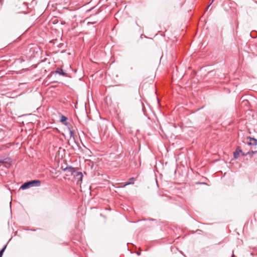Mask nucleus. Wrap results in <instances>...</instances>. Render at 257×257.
Here are the masks:
<instances>
[{"label":"nucleus","mask_w":257,"mask_h":257,"mask_svg":"<svg viewBox=\"0 0 257 257\" xmlns=\"http://www.w3.org/2000/svg\"><path fill=\"white\" fill-rule=\"evenodd\" d=\"M64 171H68V172H70L72 175H73L76 171L75 170V168L72 167L71 166H68L65 169H64Z\"/></svg>","instance_id":"nucleus-5"},{"label":"nucleus","mask_w":257,"mask_h":257,"mask_svg":"<svg viewBox=\"0 0 257 257\" xmlns=\"http://www.w3.org/2000/svg\"><path fill=\"white\" fill-rule=\"evenodd\" d=\"M245 143L249 146H255L257 145V140L251 137H248L246 139Z\"/></svg>","instance_id":"nucleus-3"},{"label":"nucleus","mask_w":257,"mask_h":257,"mask_svg":"<svg viewBox=\"0 0 257 257\" xmlns=\"http://www.w3.org/2000/svg\"><path fill=\"white\" fill-rule=\"evenodd\" d=\"M214 0H212V2H213Z\"/></svg>","instance_id":"nucleus-15"},{"label":"nucleus","mask_w":257,"mask_h":257,"mask_svg":"<svg viewBox=\"0 0 257 257\" xmlns=\"http://www.w3.org/2000/svg\"><path fill=\"white\" fill-rule=\"evenodd\" d=\"M95 23L94 22H88V24H94Z\"/></svg>","instance_id":"nucleus-12"},{"label":"nucleus","mask_w":257,"mask_h":257,"mask_svg":"<svg viewBox=\"0 0 257 257\" xmlns=\"http://www.w3.org/2000/svg\"><path fill=\"white\" fill-rule=\"evenodd\" d=\"M256 153H257V150H253L252 149H251V152H248L247 153L242 152L241 150L240 149L239 147H238L236 150L233 153V156L234 158H237L240 153H241L242 155L243 156H245L247 155H250V156H251L253 154Z\"/></svg>","instance_id":"nucleus-2"},{"label":"nucleus","mask_w":257,"mask_h":257,"mask_svg":"<svg viewBox=\"0 0 257 257\" xmlns=\"http://www.w3.org/2000/svg\"><path fill=\"white\" fill-rule=\"evenodd\" d=\"M69 133L70 134V137H72L74 136L73 132L70 128H68Z\"/></svg>","instance_id":"nucleus-11"},{"label":"nucleus","mask_w":257,"mask_h":257,"mask_svg":"<svg viewBox=\"0 0 257 257\" xmlns=\"http://www.w3.org/2000/svg\"><path fill=\"white\" fill-rule=\"evenodd\" d=\"M67 119V118L66 116H65L64 115H62L61 119H60V122H62L63 124L66 125L67 124V122H66Z\"/></svg>","instance_id":"nucleus-8"},{"label":"nucleus","mask_w":257,"mask_h":257,"mask_svg":"<svg viewBox=\"0 0 257 257\" xmlns=\"http://www.w3.org/2000/svg\"><path fill=\"white\" fill-rule=\"evenodd\" d=\"M73 175L75 177L76 179L78 180V181H82L83 174L81 172L76 171Z\"/></svg>","instance_id":"nucleus-4"},{"label":"nucleus","mask_w":257,"mask_h":257,"mask_svg":"<svg viewBox=\"0 0 257 257\" xmlns=\"http://www.w3.org/2000/svg\"><path fill=\"white\" fill-rule=\"evenodd\" d=\"M56 73L62 76H66V73L64 72L63 70L61 68H57L56 71Z\"/></svg>","instance_id":"nucleus-7"},{"label":"nucleus","mask_w":257,"mask_h":257,"mask_svg":"<svg viewBox=\"0 0 257 257\" xmlns=\"http://www.w3.org/2000/svg\"><path fill=\"white\" fill-rule=\"evenodd\" d=\"M137 254H138V255H140L141 254V253H140V252H137Z\"/></svg>","instance_id":"nucleus-13"},{"label":"nucleus","mask_w":257,"mask_h":257,"mask_svg":"<svg viewBox=\"0 0 257 257\" xmlns=\"http://www.w3.org/2000/svg\"><path fill=\"white\" fill-rule=\"evenodd\" d=\"M7 244L5 245L3 247V248L0 250V257H2L3 253H4V251L5 250V249L7 247Z\"/></svg>","instance_id":"nucleus-10"},{"label":"nucleus","mask_w":257,"mask_h":257,"mask_svg":"<svg viewBox=\"0 0 257 257\" xmlns=\"http://www.w3.org/2000/svg\"><path fill=\"white\" fill-rule=\"evenodd\" d=\"M134 178H130V182L124 184L123 185V187H124V186H127L128 185H130V184H133L134 182H133V181L134 180Z\"/></svg>","instance_id":"nucleus-9"},{"label":"nucleus","mask_w":257,"mask_h":257,"mask_svg":"<svg viewBox=\"0 0 257 257\" xmlns=\"http://www.w3.org/2000/svg\"><path fill=\"white\" fill-rule=\"evenodd\" d=\"M234 254H233L231 257H234Z\"/></svg>","instance_id":"nucleus-14"},{"label":"nucleus","mask_w":257,"mask_h":257,"mask_svg":"<svg viewBox=\"0 0 257 257\" xmlns=\"http://www.w3.org/2000/svg\"><path fill=\"white\" fill-rule=\"evenodd\" d=\"M41 185V181L37 180L30 181L23 184L20 187L23 190L29 189L34 186H40Z\"/></svg>","instance_id":"nucleus-1"},{"label":"nucleus","mask_w":257,"mask_h":257,"mask_svg":"<svg viewBox=\"0 0 257 257\" xmlns=\"http://www.w3.org/2000/svg\"><path fill=\"white\" fill-rule=\"evenodd\" d=\"M2 165L4 166V167H5L6 168H8L10 166V163H8L7 161H5L3 160H0V166H1Z\"/></svg>","instance_id":"nucleus-6"}]
</instances>
